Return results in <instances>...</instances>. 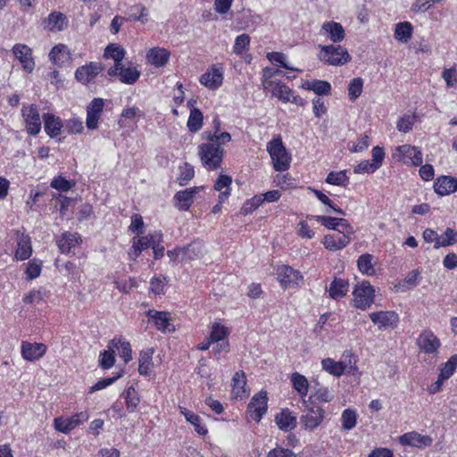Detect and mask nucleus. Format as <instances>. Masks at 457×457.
Returning a JSON list of instances; mask_svg holds the SVG:
<instances>
[{"instance_id": "e433bc0d", "label": "nucleus", "mask_w": 457, "mask_h": 457, "mask_svg": "<svg viewBox=\"0 0 457 457\" xmlns=\"http://www.w3.org/2000/svg\"><path fill=\"white\" fill-rule=\"evenodd\" d=\"M230 331L229 328L220 322L212 323L211 327V332L208 338L211 342L219 343L227 341V337H228Z\"/></svg>"}, {"instance_id": "c756f323", "label": "nucleus", "mask_w": 457, "mask_h": 457, "mask_svg": "<svg viewBox=\"0 0 457 457\" xmlns=\"http://www.w3.org/2000/svg\"><path fill=\"white\" fill-rule=\"evenodd\" d=\"M44 23L45 28L50 31H62L66 25V16L60 12H53Z\"/></svg>"}, {"instance_id": "864d4df0", "label": "nucleus", "mask_w": 457, "mask_h": 457, "mask_svg": "<svg viewBox=\"0 0 457 457\" xmlns=\"http://www.w3.org/2000/svg\"><path fill=\"white\" fill-rule=\"evenodd\" d=\"M140 72L136 68H122L119 72L120 80L125 84H134L139 78Z\"/></svg>"}, {"instance_id": "f3484780", "label": "nucleus", "mask_w": 457, "mask_h": 457, "mask_svg": "<svg viewBox=\"0 0 457 457\" xmlns=\"http://www.w3.org/2000/svg\"><path fill=\"white\" fill-rule=\"evenodd\" d=\"M352 237L347 234L344 235L341 232L326 235L323 238L324 246L329 251H337L345 248L350 244Z\"/></svg>"}, {"instance_id": "603ef678", "label": "nucleus", "mask_w": 457, "mask_h": 457, "mask_svg": "<svg viewBox=\"0 0 457 457\" xmlns=\"http://www.w3.org/2000/svg\"><path fill=\"white\" fill-rule=\"evenodd\" d=\"M439 237L440 240L436 241V249L453 245L457 243V231L447 228Z\"/></svg>"}, {"instance_id": "f704fd0d", "label": "nucleus", "mask_w": 457, "mask_h": 457, "mask_svg": "<svg viewBox=\"0 0 457 457\" xmlns=\"http://www.w3.org/2000/svg\"><path fill=\"white\" fill-rule=\"evenodd\" d=\"M303 87L307 90H312L318 96H327L330 94L331 86L328 81L325 80H306L303 84Z\"/></svg>"}, {"instance_id": "4c0bfd02", "label": "nucleus", "mask_w": 457, "mask_h": 457, "mask_svg": "<svg viewBox=\"0 0 457 457\" xmlns=\"http://www.w3.org/2000/svg\"><path fill=\"white\" fill-rule=\"evenodd\" d=\"M349 289L348 281L342 278H335L329 287V295L333 299H339L345 296Z\"/></svg>"}, {"instance_id": "c03bdc74", "label": "nucleus", "mask_w": 457, "mask_h": 457, "mask_svg": "<svg viewBox=\"0 0 457 457\" xmlns=\"http://www.w3.org/2000/svg\"><path fill=\"white\" fill-rule=\"evenodd\" d=\"M129 20L130 21H139L142 23H145L147 21V9L141 4L132 5L128 10Z\"/></svg>"}, {"instance_id": "f257e3e1", "label": "nucleus", "mask_w": 457, "mask_h": 457, "mask_svg": "<svg viewBox=\"0 0 457 457\" xmlns=\"http://www.w3.org/2000/svg\"><path fill=\"white\" fill-rule=\"evenodd\" d=\"M206 140V143H203L198 145V155L203 165L206 169L210 170H215L221 165L225 153L224 149L222 148L224 144L219 143L218 140Z\"/></svg>"}, {"instance_id": "7c9ffc66", "label": "nucleus", "mask_w": 457, "mask_h": 457, "mask_svg": "<svg viewBox=\"0 0 457 457\" xmlns=\"http://www.w3.org/2000/svg\"><path fill=\"white\" fill-rule=\"evenodd\" d=\"M420 271L413 270L397 284L395 285V292H405L408 289L415 287L420 281Z\"/></svg>"}, {"instance_id": "79ce46f5", "label": "nucleus", "mask_w": 457, "mask_h": 457, "mask_svg": "<svg viewBox=\"0 0 457 457\" xmlns=\"http://www.w3.org/2000/svg\"><path fill=\"white\" fill-rule=\"evenodd\" d=\"M180 412L184 415L186 420L194 426L195 430L199 435H205L207 433L208 430L204 426L201 425V419L198 415L182 407H180Z\"/></svg>"}, {"instance_id": "4be33fe9", "label": "nucleus", "mask_w": 457, "mask_h": 457, "mask_svg": "<svg viewBox=\"0 0 457 457\" xmlns=\"http://www.w3.org/2000/svg\"><path fill=\"white\" fill-rule=\"evenodd\" d=\"M370 318L378 328L395 327L398 322V315L395 312H376L370 313Z\"/></svg>"}, {"instance_id": "5fc2aeb1", "label": "nucleus", "mask_w": 457, "mask_h": 457, "mask_svg": "<svg viewBox=\"0 0 457 457\" xmlns=\"http://www.w3.org/2000/svg\"><path fill=\"white\" fill-rule=\"evenodd\" d=\"M124 55L125 51L122 47L115 44H111L106 47L104 56L112 59L117 64H121Z\"/></svg>"}, {"instance_id": "4d7b16f0", "label": "nucleus", "mask_w": 457, "mask_h": 457, "mask_svg": "<svg viewBox=\"0 0 457 457\" xmlns=\"http://www.w3.org/2000/svg\"><path fill=\"white\" fill-rule=\"evenodd\" d=\"M125 400H126V405L127 409L129 412L135 411L136 408L137 407L140 399L138 397V395L135 388L131 386L128 387L125 391Z\"/></svg>"}, {"instance_id": "9b49d317", "label": "nucleus", "mask_w": 457, "mask_h": 457, "mask_svg": "<svg viewBox=\"0 0 457 457\" xmlns=\"http://www.w3.org/2000/svg\"><path fill=\"white\" fill-rule=\"evenodd\" d=\"M277 275L280 285L284 287L296 286L303 279L300 271L287 265L278 266Z\"/></svg>"}, {"instance_id": "a19ab883", "label": "nucleus", "mask_w": 457, "mask_h": 457, "mask_svg": "<svg viewBox=\"0 0 457 457\" xmlns=\"http://www.w3.org/2000/svg\"><path fill=\"white\" fill-rule=\"evenodd\" d=\"M203 120L202 112L197 108H192L187 124L189 131L193 133L199 131L203 126Z\"/></svg>"}, {"instance_id": "2eb2a0df", "label": "nucleus", "mask_w": 457, "mask_h": 457, "mask_svg": "<svg viewBox=\"0 0 457 457\" xmlns=\"http://www.w3.org/2000/svg\"><path fill=\"white\" fill-rule=\"evenodd\" d=\"M17 247L14 253L15 261H25L28 260L32 253L31 239L29 235L17 231Z\"/></svg>"}, {"instance_id": "4468645a", "label": "nucleus", "mask_w": 457, "mask_h": 457, "mask_svg": "<svg viewBox=\"0 0 457 457\" xmlns=\"http://www.w3.org/2000/svg\"><path fill=\"white\" fill-rule=\"evenodd\" d=\"M202 187H193L179 191L174 195L175 206L180 211H187L193 204L195 195L202 190Z\"/></svg>"}, {"instance_id": "72a5a7b5", "label": "nucleus", "mask_w": 457, "mask_h": 457, "mask_svg": "<svg viewBox=\"0 0 457 457\" xmlns=\"http://www.w3.org/2000/svg\"><path fill=\"white\" fill-rule=\"evenodd\" d=\"M154 354L153 348H147L145 350H142L139 353L138 358V372L141 375L148 376L151 371V368L153 366L152 357Z\"/></svg>"}, {"instance_id": "58836bf2", "label": "nucleus", "mask_w": 457, "mask_h": 457, "mask_svg": "<svg viewBox=\"0 0 457 457\" xmlns=\"http://www.w3.org/2000/svg\"><path fill=\"white\" fill-rule=\"evenodd\" d=\"M413 27L409 21L399 22L395 29V38L402 43H407L412 37Z\"/></svg>"}, {"instance_id": "f8f14e48", "label": "nucleus", "mask_w": 457, "mask_h": 457, "mask_svg": "<svg viewBox=\"0 0 457 457\" xmlns=\"http://www.w3.org/2000/svg\"><path fill=\"white\" fill-rule=\"evenodd\" d=\"M14 56L19 60L22 68L30 73L35 68V62L32 57V50L25 44H16L12 47Z\"/></svg>"}, {"instance_id": "680f3d73", "label": "nucleus", "mask_w": 457, "mask_h": 457, "mask_svg": "<svg viewBox=\"0 0 457 457\" xmlns=\"http://www.w3.org/2000/svg\"><path fill=\"white\" fill-rule=\"evenodd\" d=\"M363 80L361 78H354L350 81L348 94L351 101H355L361 94Z\"/></svg>"}, {"instance_id": "49530a36", "label": "nucleus", "mask_w": 457, "mask_h": 457, "mask_svg": "<svg viewBox=\"0 0 457 457\" xmlns=\"http://www.w3.org/2000/svg\"><path fill=\"white\" fill-rule=\"evenodd\" d=\"M179 173L177 181L179 186H186L195 176L194 167L188 162H184L179 168Z\"/></svg>"}, {"instance_id": "338daca9", "label": "nucleus", "mask_w": 457, "mask_h": 457, "mask_svg": "<svg viewBox=\"0 0 457 457\" xmlns=\"http://www.w3.org/2000/svg\"><path fill=\"white\" fill-rule=\"evenodd\" d=\"M415 120V115H404L397 121L396 128L400 132L407 133L412 129Z\"/></svg>"}, {"instance_id": "20e7f679", "label": "nucleus", "mask_w": 457, "mask_h": 457, "mask_svg": "<svg viewBox=\"0 0 457 457\" xmlns=\"http://www.w3.org/2000/svg\"><path fill=\"white\" fill-rule=\"evenodd\" d=\"M353 295V305L358 309L366 310L374 302L375 290L369 281L363 280L355 286Z\"/></svg>"}, {"instance_id": "de8ad7c7", "label": "nucleus", "mask_w": 457, "mask_h": 457, "mask_svg": "<svg viewBox=\"0 0 457 457\" xmlns=\"http://www.w3.org/2000/svg\"><path fill=\"white\" fill-rule=\"evenodd\" d=\"M373 256L369 253L361 254L357 261V266L359 270L365 275H373L375 269L372 264Z\"/></svg>"}, {"instance_id": "5701e85b", "label": "nucleus", "mask_w": 457, "mask_h": 457, "mask_svg": "<svg viewBox=\"0 0 457 457\" xmlns=\"http://www.w3.org/2000/svg\"><path fill=\"white\" fill-rule=\"evenodd\" d=\"M321 33L327 35L334 42H341L345 38V29L343 26L336 21H326L321 27Z\"/></svg>"}, {"instance_id": "ea45409f", "label": "nucleus", "mask_w": 457, "mask_h": 457, "mask_svg": "<svg viewBox=\"0 0 457 457\" xmlns=\"http://www.w3.org/2000/svg\"><path fill=\"white\" fill-rule=\"evenodd\" d=\"M181 256L185 261H192L203 256V246L199 243L190 244L181 248Z\"/></svg>"}, {"instance_id": "6e6552de", "label": "nucleus", "mask_w": 457, "mask_h": 457, "mask_svg": "<svg viewBox=\"0 0 457 457\" xmlns=\"http://www.w3.org/2000/svg\"><path fill=\"white\" fill-rule=\"evenodd\" d=\"M267 394L264 391H261L252 398L251 402L247 406V411L252 420L259 422L262 416L266 413L268 403Z\"/></svg>"}, {"instance_id": "6e6d98bb", "label": "nucleus", "mask_w": 457, "mask_h": 457, "mask_svg": "<svg viewBox=\"0 0 457 457\" xmlns=\"http://www.w3.org/2000/svg\"><path fill=\"white\" fill-rule=\"evenodd\" d=\"M342 428L345 430H351L356 426L357 414L352 409H346L343 411L341 416Z\"/></svg>"}, {"instance_id": "ddd939ff", "label": "nucleus", "mask_w": 457, "mask_h": 457, "mask_svg": "<svg viewBox=\"0 0 457 457\" xmlns=\"http://www.w3.org/2000/svg\"><path fill=\"white\" fill-rule=\"evenodd\" d=\"M104 102L102 98H94L87 107L86 125L88 129H96L104 110Z\"/></svg>"}, {"instance_id": "c85d7f7f", "label": "nucleus", "mask_w": 457, "mask_h": 457, "mask_svg": "<svg viewBox=\"0 0 457 457\" xmlns=\"http://www.w3.org/2000/svg\"><path fill=\"white\" fill-rule=\"evenodd\" d=\"M43 119L46 134L51 137H57L61 133V129L63 126L62 120L50 113H45Z\"/></svg>"}, {"instance_id": "473e14b6", "label": "nucleus", "mask_w": 457, "mask_h": 457, "mask_svg": "<svg viewBox=\"0 0 457 457\" xmlns=\"http://www.w3.org/2000/svg\"><path fill=\"white\" fill-rule=\"evenodd\" d=\"M214 131L213 133L210 131H204L202 135L204 139H211L212 141L218 140L219 143L226 144L231 140V136L228 132H220V121L219 119H214Z\"/></svg>"}, {"instance_id": "6ab92c4d", "label": "nucleus", "mask_w": 457, "mask_h": 457, "mask_svg": "<svg viewBox=\"0 0 457 457\" xmlns=\"http://www.w3.org/2000/svg\"><path fill=\"white\" fill-rule=\"evenodd\" d=\"M397 151L403 158V162L413 166H419L422 163V154L416 147L410 145H403L397 147Z\"/></svg>"}, {"instance_id": "69168bd1", "label": "nucleus", "mask_w": 457, "mask_h": 457, "mask_svg": "<svg viewBox=\"0 0 457 457\" xmlns=\"http://www.w3.org/2000/svg\"><path fill=\"white\" fill-rule=\"evenodd\" d=\"M250 45V37L247 34H241L236 37L233 51L237 54H241L248 48Z\"/></svg>"}, {"instance_id": "7ed1b4c3", "label": "nucleus", "mask_w": 457, "mask_h": 457, "mask_svg": "<svg viewBox=\"0 0 457 457\" xmlns=\"http://www.w3.org/2000/svg\"><path fill=\"white\" fill-rule=\"evenodd\" d=\"M320 61L333 66L347 63L351 60L348 51L341 46H323L319 54Z\"/></svg>"}, {"instance_id": "cd10ccee", "label": "nucleus", "mask_w": 457, "mask_h": 457, "mask_svg": "<svg viewBox=\"0 0 457 457\" xmlns=\"http://www.w3.org/2000/svg\"><path fill=\"white\" fill-rule=\"evenodd\" d=\"M50 60L58 66H62L71 60L70 50L65 45H57L49 53Z\"/></svg>"}, {"instance_id": "bb28decb", "label": "nucleus", "mask_w": 457, "mask_h": 457, "mask_svg": "<svg viewBox=\"0 0 457 457\" xmlns=\"http://www.w3.org/2000/svg\"><path fill=\"white\" fill-rule=\"evenodd\" d=\"M169 58L170 53L164 48L154 47L146 54L147 61L156 67L164 66L168 62Z\"/></svg>"}, {"instance_id": "c9c22d12", "label": "nucleus", "mask_w": 457, "mask_h": 457, "mask_svg": "<svg viewBox=\"0 0 457 457\" xmlns=\"http://www.w3.org/2000/svg\"><path fill=\"white\" fill-rule=\"evenodd\" d=\"M278 427L284 431H290L296 426V418L287 410L282 411L275 417Z\"/></svg>"}, {"instance_id": "13d9d810", "label": "nucleus", "mask_w": 457, "mask_h": 457, "mask_svg": "<svg viewBox=\"0 0 457 457\" xmlns=\"http://www.w3.org/2000/svg\"><path fill=\"white\" fill-rule=\"evenodd\" d=\"M272 96L284 103H287L290 100V96H292V90L285 84L276 83L272 88Z\"/></svg>"}, {"instance_id": "aec40b11", "label": "nucleus", "mask_w": 457, "mask_h": 457, "mask_svg": "<svg viewBox=\"0 0 457 457\" xmlns=\"http://www.w3.org/2000/svg\"><path fill=\"white\" fill-rule=\"evenodd\" d=\"M434 189L439 195H447L457 191V178L440 176L434 183Z\"/></svg>"}, {"instance_id": "dca6fc26", "label": "nucleus", "mask_w": 457, "mask_h": 457, "mask_svg": "<svg viewBox=\"0 0 457 457\" xmlns=\"http://www.w3.org/2000/svg\"><path fill=\"white\" fill-rule=\"evenodd\" d=\"M21 355L23 359L34 361L43 357L46 352V345L42 343H29L27 341L21 344Z\"/></svg>"}, {"instance_id": "a878e982", "label": "nucleus", "mask_w": 457, "mask_h": 457, "mask_svg": "<svg viewBox=\"0 0 457 457\" xmlns=\"http://www.w3.org/2000/svg\"><path fill=\"white\" fill-rule=\"evenodd\" d=\"M81 238L77 233L65 232L57 240V245L62 253H68L79 244Z\"/></svg>"}, {"instance_id": "412c9836", "label": "nucleus", "mask_w": 457, "mask_h": 457, "mask_svg": "<svg viewBox=\"0 0 457 457\" xmlns=\"http://www.w3.org/2000/svg\"><path fill=\"white\" fill-rule=\"evenodd\" d=\"M147 316L154 320L158 330L164 333H170L175 330L174 326L170 322V319L168 312L150 310L147 312Z\"/></svg>"}, {"instance_id": "393cba45", "label": "nucleus", "mask_w": 457, "mask_h": 457, "mask_svg": "<svg viewBox=\"0 0 457 457\" xmlns=\"http://www.w3.org/2000/svg\"><path fill=\"white\" fill-rule=\"evenodd\" d=\"M222 79V72L219 69L212 68L201 76L200 82L210 89H217L221 86Z\"/></svg>"}, {"instance_id": "09e8293b", "label": "nucleus", "mask_w": 457, "mask_h": 457, "mask_svg": "<svg viewBox=\"0 0 457 457\" xmlns=\"http://www.w3.org/2000/svg\"><path fill=\"white\" fill-rule=\"evenodd\" d=\"M291 382L293 384L294 388L299 393V395L303 397L308 393V380L303 375H301L297 372L292 374Z\"/></svg>"}, {"instance_id": "052dcab7", "label": "nucleus", "mask_w": 457, "mask_h": 457, "mask_svg": "<svg viewBox=\"0 0 457 457\" xmlns=\"http://www.w3.org/2000/svg\"><path fill=\"white\" fill-rule=\"evenodd\" d=\"M457 369V355L454 354L450 357V359L444 364L443 368L440 370L439 376L441 379H448Z\"/></svg>"}, {"instance_id": "2f4dec72", "label": "nucleus", "mask_w": 457, "mask_h": 457, "mask_svg": "<svg viewBox=\"0 0 457 457\" xmlns=\"http://www.w3.org/2000/svg\"><path fill=\"white\" fill-rule=\"evenodd\" d=\"M231 177L220 175L214 184V189L220 192L219 202L223 203L230 195Z\"/></svg>"}, {"instance_id": "37998d69", "label": "nucleus", "mask_w": 457, "mask_h": 457, "mask_svg": "<svg viewBox=\"0 0 457 457\" xmlns=\"http://www.w3.org/2000/svg\"><path fill=\"white\" fill-rule=\"evenodd\" d=\"M321 364L326 371L336 377H340L345 370V365L342 361H335L330 358L322 360Z\"/></svg>"}, {"instance_id": "bf43d9fd", "label": "nucleus", "mask_w": 457, "mask_h": 457, "mask_svg": "<svg viewBox=\"0 0 457 457\" xmlns=\"http://www.w3.org/2000/svg\"><path fill=\"white\" fill-rule=\"evenodd\" d=\"M233 392L237 397H241L245 393V386L246 384L245 376L243 371H237L233 377Z\"/></svg>"}, {"instance_id": "3c124183", "label": "nucleus", "mask_w": 457, "mask_h": 457, "mask_svg": "<svg viewBox=\"0 0 457 457\" xmlns=\"http://www.w3.org/2000/svg\"><path fill=\"white\" fill-rule=\"evenodd\" d=\"M156 238L157 240H162V234L161 232L155 231L154 233L149 234L145 237H134L133 242L137 244L141 250H145L152 247Z\"/></svg>"}, {"instance_id": "8fccbe9b", "label": "nucleus", "mask_w": 457, "mask_h": 457, "mask_svg": "<svg viewBox=\"0 0 457 457\" xmlns=\"http://www.w3.org/2000/svg\"><path fill=\"white\" fill-rule=\"evenodd\" d=\"M326 182L335 186L346 187L349 184V178L346 175V170L330 171L326 178Z\"/></svg>"}, {"instance_id": "1a4fd4ad", "label": "nucleus", "mask_w": 457, "mask_h": 457, "mask_svg": "<svg viewBox=\"0 0 457 457\" xmlns=\"http://www.w3.org/2000/svg\"><path fill=\"white\" fill-rule=\"evenodd\" d=\"M325 418V411L321 407L312 406L307 409L305 414L302 415L300 421L303 427L307 430L317 428Z\"/></svg>"}, {"instance_id": "774afa93", "label": "nucleus", "mask_w": 457, "mask_h": 457, "mask_svg": "<svg viewBox=\"0 0 457 457\" xmlns=\"http://www.w3.org/2000/svg\"><path fill=\"white\" fill-rule=\"evenodd\" d=\"M41 268H42V262L37 261L36 259L30 261L28 263L27 269H26V275L28 279H34L37 278L41 273Z\"/></svg>"}, {"instance_id": "423d86ee", "label": "nucleus", "mask_w": 457, "mask_h": 457, "mask_svg": "<svg viewBox=\"0 0 457 457\" xmlns=\"http://www.w3.org/2000/svg\"><path fill=\"white\" fill-rule=\"evenodd\" d=\"M89 415L87 411L76 413L75 415L67 419H63L62 417L55 418L54 420V427L57 431L67 434L74 429L77 426L87 421Z\"/></svg>"}, {"instance_id": "a18cd8bd", "label": "nucleus", "mask_w": 457, "mask_h": 457, "mask_svg": "<svg viewBox=\"0 0 457 457\" xmlns=\"http://www.w3.org/2000/svg\"><path fill=\"white\" fill-rule=\"evenodd\" d=\"M144 116V112L137 106L126 107L123 109L120 119L119 120V125L120 127H125V121L129 120H136Z\"/></svg>"}, {"instance_id": "a211bd4d", "label": "nucleus", "mask_w": 457, "mask_h": 457, "mask_svg": "<svg viewBox=\"0 0 457 457\" xmlns=\"http://www.w3.org/2000/svg\"><path fill=\"white\" fill-rule=\"evenodd\" d=\"M432 442L433 439L431 436H423L415 431L405 433L400 436V443L402 445L418 448L429 446Z\"/></svg>"}, {"instance_id": "b1692460", "label": "nucleus", "mask_w": 457, "mask_h": 457, "mask_svg": "<svg viewBox=\"0 0 457 457\" xmlns=\"http://www.w3.org/2000/svg\"><path fill=\"white\" fill-rule=\"evenodd\" d=\"M108 348L118 351L119 355L127 363L132 359V350L129 342L122 338H113L110 341Z\"/></svg>"}, {"instance_id": "39448f33", "label": "nucleus", "mask_w": 457, "mask_h": 457, "mask_svg": "<svg viewBox=\"0 0 457 457\" xmlns=\"http://www.w3.org/2000/svg\"><path fill=\"white\" fill-rule=\"evenodd\" d=\"M26 129L30 135H37L41 130V118L35 104L24 105L21 110Z\"/></svg>"}, {"instance_id": "0eeeda50", "label": "nucleus", "mask_w": 457, "mask_h": 457, "mask_svg": "<svg viewBox=\"0 0 457 457\" xmlns=\"http://www.w3.org/2000/svg\"><path fill=\"white\" fill-rule=\"evenodd\" d=\"M417 345L421 352L427 354H436L438 353L441 342L430 329H425L420 334Z\"/></svg>"}, {"instance_id": "9d476101", "label": "nucleus", "mask_w": 457, "mask_h": 457, "mask_svg": "<svg viewBox=\"0 0 457 457\" xmlns=\"http://www.w3.org/2000/svg\"><path fill=\"white\" fill-rule=\"evenodd\" d=\"M104 69V67L101 62H91L79 67L75 72V78L79 82L87 85L94 80Z\"/></svg>"}, {"instance_id": "f03ea898", "label": "nucleus", "mask_w": 457, "mask_h": 457, "mask_svg": "<svg viewBox=\"0 0 457 457\" xmlns=\"http://www.w3.org/2000/svg\"><path fill=\"white\" fill-rule=\"evenodd\" d=\"M267 151L275 170L285 171L289 169L291 155L285 147L280 136L267 144Z\"/></svg>"}, {"instance_id": "0e129e2a", "label": "nucleus", "mask_w": 457, "mask_h": 457, "mask_svg": "<svg viewBox=\"0 0 457 457\" xmlns=\"http://www.w3.org/2000/svg\"><path fill=\"white\" fill-rule=\"evenodd\" d=\"M114 361L115 357L113 350L112 351V349L108 348V350H105L100 353L99 366L102 369L107 370L112 368L114 364Z\"/></svg>"}, {"instance_id": "e2e57ef3", "label": "nucleus", "mask_w": 457, "mask_h": 457, "mask_svg": "<svg viewBox=\"0 0 457 457\" xmlns=\"http://www.w3.org/2000/svg\"><path fill=\"white\" fill-rule=\"evenodd\" d=\"M316 221L320 222L324 227L328 229H337L338 222L345 223L342 218H334L323 215L311 216Z\"/></svg>"}]
</instances>
